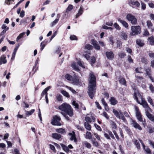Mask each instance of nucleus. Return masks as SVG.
<instances>
[{
	"label": "nucleus",
	"mask_w": 154,
	"mask_h": 154,
	"mask_svg": "<svg viewBox=\"0 0 154 154\" xmlns=\"http://www.w3.org/2000/svg\"><path fill=\"white\" fill-rule=\"evenodd\" d=\"M88 79V94L91 99H93L96 92V79L93 72H91Z\"/></svg>",
	"instance_id": "1"
},
{
	"label": "nucleus",
	"mask_w": 154,
	"mask_h": 154,
	"mask_svg": "<svg viewBox=\"0 0 154 154\" xmlns=\"http://www.w3.org/2000/svg\"><path fill=\"white\" fill-rule=\"evenodd\" d=\"M58 108L60 110L63 111L61 112V113L65 119L67 120H69L70 119L67 115L70 117H72L73 114V109L71 106L67 103H64L59 106Z\"/></svg>",
	"instance_id": "2"
},
{
	"label": "nucleus",
	"mask_w": 154,
	"mask_h": 154,
	"mask_svg": "<svg viewBox=\"0 0 154 154\" xmlns=\"http://www.w3.org/2000/svg\"><path fill=\"white\" fill-rule=\"evenodd\" d=\"M133 98L138 103L142 105L145 109L146 112L151 111V109L149 106L147 102L139 92H135L134 93Z\"/></svg>",
	"instance_id": "3"
},
{
	"label": "nucleus",
	"mask_w": 154,
	"mask_h": 154,
	"mask_svg": "<svg viewBox=\"0 0 154 154\" xmlns=\"http://www.w3.org/2000/svg\"><path fill=\"white\" fill-rule=\"evenodd\" d=\"M132 32L130 33L131 36L137 35L141 32V28L140 26H133L131 27Z\"/></svg>",
	"instance_id": "4"
},
{
	"label": "nucleus",
	"mask_w": 154,
	"mask_h": 154,
	"mask_svg": "<svg viewBox=\"0 0 154 154\" xmlns=\"http://www.w3.org/2000/svg\"><path fill=\"white\" fill-rule=\"evenodd\" d=\"M61 119L60 117L57 116H53V119L51 121V124L55 125H61L60 122Z\"/></svg>",
	"instance_id": "5"
},
{
	"label": "nucleus",
	"mask_w": 154,
	"mask_h": 154,
	"mask_svg": "<svg viewBox=\"0 0 154 154\" xmlns=\"http://www.w3.org/2000/svg\"><path fill=\"white\" fill-rule=\"evenodd\" d=\"M127 19L131 22V23L133 24H135L137 22V20L135 17L130 14H128L126 16Z\"/></svg>",
	"instance_id": "6"
},
{
	"label": "nucleus",
	"mask_w": 154,
	"mask_h": 154,
	"mask_svg": "<svg viewBox=\"0 0 154 154\" xmlns=\"http://www.w3.org/2000/svg\"><path fill=\"white\" fill-rule=\"evenodd\" d=\"M107 133H104V137L108 140H110V137L113 139H114L115 137L112 133V132L109 131L108 130L107 131Z\"/></svg>",
	"instance_id": "7"
},
{
	"label": "nucleus",
	"mask_w": 154,
	"mask_h": 154,
	"mask_svg": "<svg viewBox=\"0 0 154 154\" xmlns=\"http://www.w3.org/2000/svg\"><path fill=\"white\" fill-rule=\"evenodd\" d=\"M71 81L72 83L74 85H80L79 79L78 76L74 75L72 77Z\"/></svg>",
	"instance_id": "8"
},
{
	"label": "nucleus",
	"mask_w": 154,
	"mask_h": 154,
	"mask_svg": "<svg viewBox=\"0 0 154 154\" xmlns=\"http://www.w3.org/2000/svg\"><path fill=\"white\" fill-rule=\"evenodd\" d=\"M68 134L69 135L71 136L70 138V140H73L75 143H77V140L76 138L75 133L74 131H72V133H69Z\"/></svg>",
	"instance_id": "9"
},
{
	"label": "nucleus",
	"mask_w": 154,
	"mask_h": 154,
	"mask_svg": "<svg viewBox=\"0 0 154 154\" xmlns=\"http://www.w3.org/2000/svg\"><path fill=\"white\" fill-rule=\"evenodd\" d=\"M132 124L133 126L135 128L138 129L139 130H141L142 128L135 120H131Z\"/></svg>",
	"instance_id": "10"
},
{
	"label": "nucleus",
	"mask_w": 154,
	"mask_h": 154,
	"mask_svg": "<svg viewBox=\"0 0 154 154\" xmlns=\"http://www.w3.org/2000/svg\"><path fill=\"white\" fill-rule=\"evenodd\" d=\"M106 54L107 58L109 60H112L114 58V55L112 51L106 52Z\"/></svg>",
	"instance_id": "11"
},
{
	"label": "nucleus",
	"mask_w": 154,
	"mask_h": 154,
	"mask_svg": "<svg viewBox=\"0 0 154 154\" xmlns=\"http://www.w3.org/2000/svg\"><path fill=\"white\" fill-rule=\"evenodd\" d=\"M113 112L116 117L119 119H120V117L121 116L122 114H123L121 110L119 112L117 110L114 109H113Z\"/></svg>",
	"instance_id": "12"
},
{
	"label": "nucleus",
	"mask_w": 154,
	"mask_h": 154,
	"mask_svg": "<svg viewBox=\"0 0 154 154\" xmlns=\"http://www.w3.org/2000/svg\"><path fill=\"white\" fill-rule=\"evenodd\" d=\"M149 112H146V115L151 121L154 122V116L150 114Z\"/></svg>",
	"instance_id": "13"
},
{
	"label": "nucleus",
	"mask_w": 154,
	"mask_h": 154,
	"mask_svg": "<svg viewBox=\"0 0 154 154\" xmlns=\"http://www.w3.org/2000/svg\"><path fill=\"white\" fill-rule=\"evenodd\" d=\"M91 44L93 45L94 47V48L97 50H99L100 49V47L98 44L97 43L96 41L92 39L91 40Z\"/></svg>",
	"instance_id": "14"
},
{
	"label": "nucleus",
	"mask_w": 154,
	"mask_h": 154,
	"mask_svg": "<svg viewBox=\"0 0 154 154\" xmlns=\"http://www.w3.org/2000/svg\"><path fill=\"white\" fill-rule=\"evenodd\" d=\"M7 62L6 57L4 55H2L0 58V66L2 64H5Z\"/></svg>",
	"instance_id": "15"
},
{
	"label": "nucleus",
	"mask_w": 154,
	"mask_h": 154,
	"mask_svg": "<svg viewBox=\"0 0 154 154\" xmlns=\"http://www.w3.org/2000/svg\"><path fill=\"white\" fill-rule=\"evenodd\" d=\"M52 137L54 139L59 140L61 137V135L57 133H55L52 134Z\"/></svg>",
	"instance_id": "16"
},
{
	"label": "nucleus",
	"mask_w": 154,
	"mask_h": 154,
	"mask_svg": "<svg viewBox=\"0 0 154 154\" xmlns=\"http://www.w3.org/2000/svg\"><path fill=\"white\" fill-rule=\"evenodd\" d=\"M118 21L125 27L128 28V23L125 21L122 20L120 19H118Z\"/></svg>",
	"instance_id": "17"
},
{
	"label": "nucleus",
	"mask_w": 154,
	"mask_h": 154,
	"mask_svg": "<svg viewBox=\"0 0 154 154\" xmlns=\"http://www.w3.org/2000/svg\"><path fill=\"white\" fill-rule=\"evenodd\" d=\"M109 101L111 104L113 105L116 104L118 103L117 101L114 97H111Z\"/></svg>",
	"instance_id": "18"
},
{
	"label": "nucleus",
	"mask_w": 154,
	"mask_h": 154,
	"mask_svg": "<svg viewBox=\"0 0 154 154\" xmlns=\"http://www.w3.org/2000/svg\"><path fill=\"white\" fill-rule=\"evenodd\" d=\"M133 142H134V144L135 145L137 148L138 149H140V145L137 139H134L133 140Z\"/></svg>",
	"instance_id": "19"
},
{
	"label": "nucleus",
	"mask_w": 154,
	"mask_h": 154,
	"mask_svg": "<svg viewBox=\"0 0 154 154\" xmlns=\"http://www.w3.org/2000/svg\"><path fill=\"white\" fill-rule=\"evenodd\" d=\"M51 88V86H49L44 89L41 94L42 96H43L45 94H48L47 91Z\"/></svg>",
	"instance_id": "20"
},
{
	"label": "nucleus",
	"mask_w": 154,
	"mask_h": 154,
	"mask_svg": "<svg viewBox=\"0 0 154 154\" xmlns=\"http://www.w3.org/2000/svg\"><path fill=\"white\" fill-rule=\"evenodd\" d=\"M136 43L137 45L140 47H143L144 44L143 41L140 39H137Z\"/></svg>",
	"instance_id": "21"
},
{
	"label": "nucleus",
	"mask_w": 154,
	"mask_h": 154,
	"mask_svg": "<svg viewBox=\"0 0 154 154\" xmlns=\"http://www.w3.org/2000/svg\"><path fill=\"white\" fill-rule=\"evenodd\" d=\"M148 39L149 44L152 45H154V37L153 36L149 37Z\"/></svg>",
	"instance_id": "22"
},
{
	"label": "nucleus",
	"mask_w": 154,
	"mask_h": 154,
	"mask_svg": "<svg viewBox=\"0 0 154 154\" xmlns=\"http://www.w3.org/2000/svg\"><path fill=\"white\" fill-rule=\"evenodd\" d=\"M57 18L54 21L51 23V26H53L54 25H56L58 22L59 20V19L60 17V14H58L57 16Z\"/></svg>",
	"instance_id": "23"
},
{
	"label": "nucleus",
	"mask_w": 154,
	"mask_h": 154,
	"mask_svg": "<svg viewBox=\"0 0 154 154\" xmlns=\"http://www.w3.org/2000/svg\"><path fill=\"white\" fill-rule=\"evenodd\" d=\"M119 82L123 85L126 86V81L125 79L123 77H121L119 79Z\"/></svg>",
	"instance_id": "24"
},
{
	"label": "nucleus",
	"mask_w": 154,
	"mask_h": 154,
	"mask_svg": "<svg viewBox=\"0 0 154 154\" xmlns=\"http://www.w3.org/2000/svg\"><path fill=\"white\" fill-rule=\"evenodd\" d=\"M60 146L62 147L63 149L66 152H68L69 151V149L68 147L66 146L64 144L61 143Z\"/></svg>",
	"instance_id": "25"
},
{
	"label": "nucleus",
	"mask_w": 154,
	"mask_h": 154,
	"mask_svg": "<svg viewBox=\"0 0 154 154\" xmlns=\"http://www.w3.org/2000/svg\"><path fill=\"white\" fill-rule=\"evenodd\" d=\"M83 8L81 6L80 9L79 10L78 13L76 15V18H78L79 16L81 15L83 13Z\"/></svg>",
	"instance_id": "26"
},
{
	"label": "nucleus",
	"mask_w": 154,
	"mask_h": 154,
	"mask_svg": "<svg viewBox=\"0 0 154 154\" xmlns=\"http://www.w3.org/2000/svg\"><path fill=\"white\" fill-rule=\"evenodd\" d=\"M56 131L57 132L61 134L66 133V131L65 129L62 128H60L56 129Z\"/></svg>",
	"instance_id": "27"
},
{
	"label": "nucleus",
	"mask_w": 154,
	"mask_h": 154,
	"mask_svg": "<svg viewBox=\"0 0 154 154\" xmlns=\"http://www.w3.org/2000/svg\"><path fill=\"white\" fill-rule=\"evenodd\" d=\"M1 28L3 30L2 31H5V33H6V31L9 29V28L5 24H3L2 25Z\"/></svg>",
	"instance_id": "28"
},
{
	"label": "nucleus",
	"mask_w": 154,
	"mask_h": 154,
	"mask_svg": "<svg viewBox=\"0 0 154 154\" xmlns=\"http://www.w3.org/2000/svg\"><path fill=\"white\" fill-rule=\"evenodd\" d=\"M92 143L93 145L95 147H97L99 146V144L98 143L96 140L95 138L91 140Z\"/></svg>",
	"instance_id": "29"
},
{
	"label": "nucleus",
	"mask_w": 154,
	"mask_h": 154,
	"mask_svg": "<svg viewBox=\"0 0 154 154\" xmlns=\"http://www.w3.org/2000/svg\"><path fill=\"white\" fill-rule=\"evenodd\" d=\"M121 37L125 40H126L127 38V35L125 32L123 31L121 32Z\"/></svg>",
	"instance_id": "30"
},
{
	"label": "nucleus",
	"mask_w": 154,
	"mask_h": 154,
	"mask_svg": "<svg viewBox=\"0 0 154 154\" xmlns=\"http://www.w3.org/2000/svg\"><path fill=\"white\" fill-rule=\"evenodd\" d=\"M35 110L32 109L29 111H26V115L28 116L32 115L35 112Z\"/></svg>",
	"instance_id": "31"
},
{
	"label": "nucleus",
	"mask_w": 154,
	"mask_h": 154,
	"mask_svg": "<svg viewBox=\"0 0 154 154\" xmlns=\"http://www.w3.org/2000/svg\"><path fill=\"white\" fill-rule=\"evenodd\" d=\"M84 126L85 128L86 129L89 131L91 130V125L89 124V123L85 122L84 123Z\"/></svg>",
	"instance_id": "32"
},
{
	"label": "nucleus",
	"mask_w": 154,
	"mask_h": 154,
	"mask_svg": "<svg viewBox=\"0 0 154 154\" xmlns=\"http://www.w3.org/2000/svg\"><path fill=\"white\" fill-rule=\"evenodd\" d=\"M146 24L148 28L151 29L153 26V24L150 20H148L146 22Z\"/></svg>",
	"instance_id": "33"
},
{
	"label": "nucleus",
	"mask_w": 154,
	"mask_h": 154,
	"mask_svg": "<svg viewBox=\"0 0 154 154\" xmlns=\"http://www.w3.org/2000/svg\"><path fill=\"white\" fill-rule=\"evenodd\" d=\"M72 66L75 70L77 71L78 72L79 71V69L78 66H76L75 63H72Z\"/></svg>",
	"instance_id": "34"
},
{
	"label": "nucleus",
	"mask_w": 154,
	"mask_h": 154,
	"mask_svg": "<svg viewBox=\"0 0 154 154\" xmlns=\"http://www.w3.org/2000/svg\"><path fill=\"white\" fill-rule=\"evenodd\" d=\"M96 62V58L94 56L92 57L90 59V63L92 66Z\"/></svg>",
	"instance_id": "35"
},
{
	"label": "nucleus",
	"mask_w": 154,
	"mask_h": 154,
	"mask_svg": "<svg viewBox=\"0 0 154 154\" xmlns=\"http://www.w3.org/2000/svg\"><path fill=\"white\" fill-rule=\"evenodd\" d=\"M86 138L89 139H90L92 138V136L90 132H88V131H87L86 132Z\"/></svg>",
	"instance_id": "36"
},
{
	"label": "nucleus",
	"mask_w": 154,
	"mask_h": 154,
	"mask_svg": "<svg viewBox=\"0 0 154 154\" xmlns=\"http://www.w3.org/2000/svg\"><path fill=\"white\" fill-rule=\"evenodd\" d=\"M135 110L136 111V117L137 116H140V115H141L140 112L139 111V109L137 107H135Z\"/></svg>",
	"instance_id": "37"
},
{
	"label": "nucleus",
	"mask_w": 154,
	"mask_h": 154,
	"mask_svg": "<svg viewBox=\"0 0 154 154\" xmlns=\"http://www.w3.org/2000/svg\"><path fill=\"white\" fill-rule=\"evenodd\" d=\"M147 100L148 102L152 105V106H154V105L152 100L151 97L149 96L147 98Z\"/></svg>",
	"instance_id": "38"
},
{
	"label": "nucleus",
	"mask_w": 154,
	"mask_h": 154,
	"mask_svg": "<svg viewBox=\"0 0 154 154\" xmlns=\"http://www.w3.org/2000/svg\"><path fill=\"white\" fill-rule=\"evenodd\" d=\"M111 125L112 126V128L116 129L117 125L116 123L114 122L111 121L110 122Z\"/></svg>",
	"instance_id": "39"
},
{
	"label": "nucleus",
	"mask_w": 154,
	"mask_h": 154,
	"mask_svg": "<svg viewBox=\"0 0 154 154\" xmlns=\"http://www.w3.org/2000/svg\"><path fill=\"white\" fill-rule=\"evenodd\" d=\"M25 34V32H23L20 33L17 37L16 39L17 42H18V40L20 39Z\"/></svg>",
	"instance_id": "40"
},
{
	"label": "nucleus",
	"mask_w": 154,
	"mask_h": 154,
	"mask_svg": "<svg viewBox=\"0 0 154 154\" xmlns=\"http://www.w3.org/2000/svg\"><path fill=\"white\" fill-rule=\"evenodd\" d=\"M84 144L86 146L88 149H90L91 148V144L87 141H85L83 142Z\"/></svg>",
	"instance_id": "41"
},
{
	"label": "nucleus",
	"mask_w": 154,
	"mask_h": 154,
	"mask_svg": "<svg viewBox=\"0 0 154 154\" xmlns=\"http://www.w3.org/2000/svg\"><path fill=\"white\" fill-rule=\"evenodd\" d=\"M57 100L58 101H62L63 100L62 96L60 94H57L56 97Z\"/></svg>",
	"instance_id": "42"
},
{
	"label": "nucleus",
	"mask_w": 154,
	"mask_h": 154,
	"mask_svg": "<svg viewBox=\"0 0 154 154\" xmlns=\"http://www.w3.org/2000/svg\"><path fill=\"white\" fill-rule=\"evenodd\" d=\"M143 69L141 67L137 68L135 69L136 72L139 73H143Z\"/></svg>",
	"instance_id": "43"
},
{
	"label": "nucleus",
	"mask_w": 154,
	"mask_h": 154,
	"mask_svg": "<svg viewBox=\"0 0 154 154\" xmlns=\"http://www.w3.org/2000/svg\"><path fill=\"white\" fill-rule=\"evenodd\" d=\"M72 77L71 75L69 74H66L65 75L66 78L68 80L71 81Z\"/></svg>",
	"instance_id": "44"
},
{
	"label": "nucleus",
	"mask_w": 154,
	"mask_h": 154,
	"mask_svg": "<svg viewBox=\"0 0 154 154\" xmlns=\"http://www.w3.org/2000/svg\"><path fill=\"white\" fill-rule=\"evenodd\" d=\"M117 47L120 49L122 47V43L120 41H117Z\"/></svg>",
	"instance_id": "45"
},
{
	"label": "nucleus",
	"mask_w": 154,
	"mask_h": 154,
	"mask_svg": "<svg viewBox=\"0 0 154 154\" xmlns=\"http://www.w3.org/2000/svg\"><path fill=\"white\" fill-rule=\"evenodd\" d=\"M73 105L75 106V109H79V105L78 103L76 102L75 101H73L72 103Z\"/></svg>",
	"instance_id": "46"
},
{
	"label": "nucleus",
	"mask_w": 154,
	"mask_h": 154,
	"mask_svg": "<svg viewBox=\"0 0 154 154\" xmlns=\"http://www.w3.org/2000/svg\"><path fill=\"white\" fill-rule=\"evenodd\" d=\"M145 71L146 72V74L147 75L149 76L151 75L150 73L151 72L150 69L149 68H146L145 69Z\"/></svg>",
	"instance_id": "47"
},
{
	"label": "nucleus",
	"mask_w": 154,
	"mask_h": 154,
	"mask_svg": "<svg viewBox=\"0 0 154 154\" xmlns=\"http://www.w3.org/2000/svg\"><path fill=\"white\" fill-rule=\"evenodd\" d=\"M85 119L86 122V123H91V119L89 117H86L85 118Z\"/></svg>",
	"instance_id": "48"
},
{
	"label": "nucleus",
	"mask_w": 154,
	"mask_h": 154,
	"mask_svg": "<svg viewBox=\"0 0 154 154\" xmlns=\"http://www.w3.org/2000/svg\"><path fill=\"white\" fill-rule=\"evenodd\" d=\"M45 43V42H42L41 43V51H42L43 50L44 48L45 47V46L46 45V43Z\"/></svg>",
	"instance_id": "49"
},
{
	"label": "nucleus",
	"mask_w": 154,
	"mask_h": 154,
	"mask_svg": "<svg viewBox=\"0 0 154 154\" xmlns=\"http://www.w3.org/2000/svg\"><path fill=\"white\" fill-rule=\"evenodd\" d=\"M118 55L120 58H123L126 56V54L124 53L121 52L118 54Z\"/></svg>",
	"instance_id": "50"
},
{
	"label": "nucleus",
	"mask_w": 154,
	"mask_h": 154,
	"mask_svg": "<svg viewBox=\"0 0 154 154\" xmlns=\"http://www.w3.org/2000/svg\"><path fill=\"white\" fill-rule=\"evenodd\" d=\"M93 48V46L89 44L86 45L85 46V48L89 50L92 49Z\"/></svg>",
	"instance_id": "51"
},
{
	"label": "nucleus",
	"mask_w": 154,
	"mask_h": 154,
	"mask_svg": "<svg viewBox=\"0 0 154 154\" xmlns=\"http://www.w3.org/2000/svg\"><path fill=\"white\" fill-rule=\"evenodd\" d=\"M61 92L62 94L64 96L68 97H69V95L68 93L66 91L63 90Z\"/></svg>",
	"instance_id": "52"
},
{
	"label": "nucleus",
	"mask_w": 154,
	"mask_h": 154,
	"mask_svg": "<svg viewBox=\"0 0 154 154\" xmlns=\"http://www.w3.org/2000/svg\"><path fill=\"white\" fill-rule=\"evenodd\" d=\"M149 88L151 92L152 93H154V87L152 84H149Z\"/></svg>",
	"instance_id": "53"
},
{
	"label": "nucleus",
	"mask_w": 154,
	"mask_h": 154,
	"mask_svg": "<svg viewBox=\"0 0 154 154\" xmlns=\"http://www.w3.org/2000/svg\"><path fill=\"white\" fill-rule=\"evenodd\" d=\"M77 63L78 65H79L82 67L83 68H85V66L84 65L83 63V62L79 61L77 62Z\"/></svg>",
	"instance_id": "54"
},
{
	"label": "nucleus",
	"mask_w": 154,
	"mask_h": 154,
	"mask_svg": "<svg viewBox=\"0 0 154 154\" xmlns=\"http://www.w3.org/2000/svg\"><path fill=\"white\" fill-rule=\"evenodd\" d=\"M73 8V5H70L68 6V8L66 9V11H70Z\"/></svg>",
	"instance_id": "55"
},
{
	"label": "nucleus",
	"mask_w": 154,
	"mask_h": 154,
	"mask_svg": "<svg viewBox=\"0 0 154 154\" xmlns=\"http://www.w3.org/2000/svg\"><path fill=\"white\" fill-rule=\"evenodd\" d=\"M114 27L117 29L120 30V27H119V25L117 23H115L114 24Z\"/></svg>",
	"instance_id": "56"
},
{
	"label": "nucleus",
	"mask_w": 154,
	"mask_h": 154,
	"mask_svg": "<svg viewBox=\"0 0 154 154\" xmlns=\"http://www.w3.org/2000/svg\"><path fill=\"white\" fill-rule=\"evenodd\" d=\"M28 19V17H27L26 19H23L21 20L20 22V25L24 23H27V19Z\"/></svg>",
	"instance_id": "57"
},
{
	"label": "nucleus",
	"mask_w": 154,
	"mask_h": 154,
	"mask_svg": "<svg viewBox=\"0 0 154 154\" xmlns=\"http://www.w3.org/2000/svg\"><path fill=\"white\" fill-rule=\"evenodd\" d=\"M144 150L147 154H151V150L149 148L146 147Z\"/></svg>",
	"instance_id": "58"
},
{
	"label": "nucleus",
	"mask_w": 154,
	"mask_h": 154,
	"mask_svg": "<svg viewBox=\"0 0 154 154\" xmlns=\"http://www.w3.org/2000/svg\"><path fill=\"white\" fill-rule=\"evenodd\" d=\"M50 147L54 152H56V149L54 146L51 144L49 145Z\"/></svg>",
	"instance_id": "59"
},
{
	"label": "nucleus",
	"mask_w": 154,
	"mask_h": 154,
	"mask_svg": "<svg viewBox=\"0 0 154 154\" xmlns=\"http://www.w3.org/2000/svg\"><path fill=\"white\" fill-rule=\"evenodd\" d=\"M76 128L77 129L81 131H83L84 130V129L83 127L79 125H76Z\"/></svg>",
	"instance_id": "60"
},
{
	"label": "nucleus",
	"mask_w": 154,
	"mask_h": 154,
	"mask_svg": "<svg viewBox=\"0 0 154 154\" xmlns=\"http://www.w3.org/2000/svg\"><path fill=\"white\" fill-rule=\"evenodd\" d=\"M70 39L71 40H77V38L76 36L74 35H71L70 36Z\"/></svg>",
	"instance_id": "61"
},
{
	"label": "nucleus",
	"mask_w": 154,
	"mask_h": 154,
	"mask_svg": "<svg viewBox=\"0 0 154 154\" xmlns=\"http://www.w3.org/2000/svg\"><path fill=\"white\" fill-rule=\"evenodd\" d=\"M132 4L133 5H136L137 7H139L140 6V4L137 1L133 2Z\"/></svg>",
	"instance_id": "62"
},
{
	"label": "nucleus",
	"mask_w": 154,
	"mask_h": 154,
	"mask_svg": "<svg viewBox=\"0 0 154 154\" xmlns=\"http://www.w3.org/2000/svg\"><path fill=\"white\" fill-rule=\"evenodd\" d=\"M94 125L96 129L98 131H101L102 130V129L100 127L96 124H94Z\"/></svg>",
	"instance_id": "63"
},
{
	"label": "nucleus",
	"mask_w": 154,
	"mask_h": 154,
	"mask_svg": "<svg viewBox=\"0 0 154 154\" xmlns=\"http://www.w3.org/2000/svg\"><path fill=\"white\" fill-rule=\"evenodd\" d=\"M25 15V11L23 10H22L20 13V16L21 17H23Z\"/></svg>",
	"instance_id": "64"
}]
</instances>
